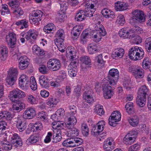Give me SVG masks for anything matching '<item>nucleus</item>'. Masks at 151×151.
<instances>
[{"label":"nucleus","mask_w":151,"mask_h":151,"mask_svg":"<svg viewBox=\"0 0 151 151\" xmlns=\"http://www.w3.org/2000/svg\"><path fill=\"white\" fill-rule=\"evenodd\" d=\"M119 72L117 69L112 68L109 72L108 76L102 80L104 95L105 99H109L114 93L112 86L115 85L119 79Z\"/></svg>","instance_id":"obj_1"},{"label":"nucleus","mask_w":151,"mask_h":151,"mask_svg":"<svg viewBox=\"0 0 151 151\" xmlns=\"http://www.w3.org/2000/svg\"><path fill=\"white\" fill-rule=\"evenodd\" d=\"M95 29L93 30L89 33L90 37L93 41L96 42L100 41L102 36H105L106 32L103 26L101 24H98V26L95 27Z\"/></svg>","instance_id":"obj_2"},{"label":"nucleus","mask_w":151,"mask_h":151,"mask_svg":"<svg viewBox=\"0 0 151 151\" xmlns=\"http://www.w3.org/2000/svg\"><path fill=\"white\" fill-rule=\"evenodd\" d=\"M145 53L143 50L137 46L132 47L129 50L128 55L131 59L134 60L143 58Z\"/></svg>","instance_id":"obj_3"},{"label":"nucleus","mask_w":151,"mask_h":151,"mask_svg":"<svg viewBox=\"0 0 151 151\" xmlns=\"http://www.w3.org/2000/svg\"><path fill=\"white\" fill-rule=\"evenodd\" d=\"M64 126V122H58L54 124L53 128L55 129L56 133L52 137L53 142L56 143L61 140L62 130H63Z\"/></svg>","instance_id":"obj_4"},{"label":"nucleus","mask_w":151,"mask_h":151,"mask_svg":"<svg viewBox=\"0 0 151 151\" xmlns=\"http://www.w3.org/2000/svg\"><path fill=\"white\" fill-rule=\"evenodd\" d=\"M95 11L79 10L77 11L75 17V20L77 22H81L87 17H91L93 16Z\"/></svg>","instance_id":"obj_5"},{"label":"nucleus","mask_w":151,"mask_h":151,"mask_svg":"<svg viewBox=\"0 0 151 151\" xmlns=\"http://www.w3.org/2000/svg\"><path fill=\"white\" fill-rule=\"evenodd\" d=\"M43 14V12L40 10H36L33 11L29 15V20L30 23L36 25H39Z\"/></svg>","instance_id":"obj_6"},{"label":"nucleus","mask_w":151,"mask_h":151,"mask_svg":"<svg viewBox=\"0 0 151 151\" xmlns=\"http://www.w3.org/2000/svg\"><path fill=\"white\" fill-rule=\"evenodd\" d=\"M133 17L131 19L130 22L142 23L145 21L146 15L144 12L139 9L134 10L132 12Z\"/></svg>","instance_id":"obj_7"},{"label":"nucleus","mask_w":151,"mask_h":151,"mask_svg":"<svg viewBox=\"0 0 151 151\" xmlns=\"http://www.w3.org/2000/svg\"><path fill=\"white\" fill-rule=\"evenodd\" d=\"M140 28L139 27H135L133 30L129 29L128 28H123L121 29L119 32V36L121 38L124 39L129 38L130 39L131 35L130 34L131 33H138V32Z\"/></svg>","instance_id":"obj_8"},{"label":"nucleus","mask_w":151,"mask_h":151,"mask_svg":"<svg viewBox=\"0 0 151 151\" xmlns=\"http://www.w3.org/2000/svg\"><path fill=\"white\" fill-rule=\"evenodd\" d=\"M61 67L60 61L58 59L53 58L48 61V69L53 71L59 70Z\"/></svg>","instance_id":"obj_9"},{"label":"nucleus","mask_w":151,"mask_h":151,"mask_svg":"<svg viewBox=\"0 0 151 151\" xmlns=\"http://www.w3.org/2000/svg\"><path fill=\"white\" fill-rule=\"evenodd\" d=\"M121 118V115L119 111H114L109 118V125L113 127L116 126L117 124V122L120 121Z\"/></svg>","instance_id":"obj_10"},{"label":"nucleus","mask_w":151,"mask_h":151,"mask_svg":"<svg viewBox=\"0 0 151 151\" xmlns=\"http://www.w3.org/2000/svg\"><path fill=\"white\" fill-rule=\"evenodd\" d=\"M137 131L132 130L130 131L124 137L123 141L127 145H130L133 143L136 138V135L137 134Z\"/></svg>","instance_id":"obj_11"},{"label":"nucleus","mask_w":151,"mask_h":151,"mask_svg":"<svg viewBox=\"0 0 151 151\" xmlns=\"http://www.w3.org/2000/svg\"><path fill=\"white\" fill-rule=\"evenodd\" d=\"M25 95V93L24 92L17 88L10 92L9 97L12 101H14L15 99L19 97H24Z\"/></svg>","instance_id":"obj_12"},{"label":"nucleus","mask_w":151,"mask_h":151,"mask_svg":"<svg viewBox=\"0 0 151 151\" xmlns=\"http://www.w3.org/2000/svg\"><path fill=\"white\" fill-rule=\"evenodd\" d=\"M14 120L17 128L20 132H22L26 129V123L22 118L18 116L14 118Z\"/></svg>","instance_id":"obj_13"},{"label":"nucleus","mask_w":151,"mask_h":151,"mask_svg":"<svg viewBox=\"0 0 151 151\" xmlns=\"http://www.w3.org/2000/svg\"><path fill=\"white\" fill-rule=\"evenodd\" d=\"M83 98L84 99V101L82 104V108L87 107L88 106V103L90 104H92L94 102V100L92 96L88 94L86 92L84 93Z\"/></svg>","instance_id":"obj_14"},{"label":"nucleus","mask_w":151,"mask_h":151,"mask_svg":"<svg viewBox=\"0 0 151 151\" xmlns=\"http://www.w3.org/2000/svg\"><path fill=\"white\" fill-rule=\"evenodd\" d=\"M114 139L112 138H108L104 142L103 147L105 151H111L114 148Z\"/></svg>","instance_id":"obj_15"},{"label":"nucleus","mask_w":151,"mask_h":151,"mask_svg":"<svg viewBox=\"0 0 151 151\" xmlns=\"http://www.w3.org/2000/svg\"><path fill=\"white\" fill-rule=\"evenodd\" d=\"M6 42L8 45L13 48L16 44V35L13 32L9 33L7 35L6 38Z\"/></svg>","instance_id":"obj_16"},{"label":"nucleus","mask_w":151,"mask_h":151,"mask_svg":"<svg viewBox=\"0 0 151 151\" xmlns=\"http://www.w3.org/2000/svg\"><path fill=\"white\" fill-rule=\"evenodd\" d=\"M29 78L25 75H22L19 78V84L21 88L28 87L29 86Z\"/></svg>","instance_id":"obj_17"},{"label":"nucleus","mask_w":151,"mask_h":151,"mask_svg":"<svg viewBox=\"0 0 151 151\" xmlns=\"http://www.w3.org/2000/svg\"><path fill=\"white\" fill-rule=\"evenodd\" d=\"M83 27V25L80 24L76 25L73 27L71 30V34L73 39H76L78 37Z\"/></svg>","instance_id":"obj_18"},{"label":"nucleus","mask_w":151,"mask_h":151,"mask_svg":"<svg viewBox=\"0 0 151 151\" xmlns=\"http://www.w3.org/2000/svg\"><path fill=\"white\" fill-rule=\"evenodd\" d=\"M36 114V111L34 108L29 107L26 109L23 114V117L25 119L33 118Z\"/></svg>","instance_id":"obj_19"},{"label":"nucleus","mask_w":151,"mask_h":151,"mask_svg":"<svg viewBox=\"0 0 151 151\" xmlns=\"http://www.w3.org/2000/svg\"><path fill=\"white\" fill-rule=\"evenodd\" d=\"M77 121L75 116L73 114L70 115V116L68 118L67 122L64 123V126L65 125L67 128H70L72 127H74L76 124Z\"/></svg>","instance_id":"obj_20"},{"label":"nucleus","mask_w":151,"mask_h":151,"mask_svg":"<svg viewBox=\"0 0 151 151\" xmlns=\"http://www.w3.org/2000/svg\"><path fill=\"white\" fill-rule=\"evenodd\" d=\"M64 40H63V38L56 39L55 40V44L57 46L58 49L62 52H65V49L66 47V45L63 42Z\"/></svg>","instance_id":"obj_21"},{"label":"nucleus","mask_w":151,"mask_h":151,"mask_svg":"<svg viewBox=\"0 0 151 151\" xmlns=\"http://www.w3.org/2000/svg\"><path fill=\"white\" fill-rule=\"evenodd\" d=\"M133 73L136 78H142L144 76L145 72L143 68L139 67L133 70Z\"/></svg>","instance_id":"obj_22"},{"label":"nucleus","mask_w":151,"mask_h":151,"mask_svg":"<svg viewBox=\"0 0 151 151\" xmlns=\"http://www.w3.org/2000/svg\"><path fill=\"white\" fill-rule=\"evenodd\" d=\"M67 56L69 57L70 59H74L76 58V50L74 47L72 46H69L66 49Z\"/></svg>","instance_id":"obj_23"},{"label":"nucleus","mask_w":151,"mask_h":151,"mask_svg":"<svg viewBox=\"0 0 151 151\" xmlns=\"http://www.w3.org/2000/svg\"><path fill=\"white\" fill-rule=\"evenodd\" d=\"M8 53L7 47L5 46H0V58L4 60L6 58Z\"/></svg>","instance_id":"obj_24"},{"label":"nucleus","mask_w":151,"mask_h":151,"mask_svg":"<svg viewBox=\"0 0 151 151\" xmlns=\"http://www.w3.org/2000/svg\"><path fill=\"white\" fill-rule=\"evenodd\" d=\"M149 91V89L145 85H143L139 88L137 92V95L146 97Z\"/></svg>","instance_id":"obj_25"},{"label":"nucleus","mask_w":151,"mask_h":151,"mask_svg":"<svg viewBox=\"0 0 151 151\" xmlns=\"http://www.w3.org/2000/svg\"><path fill=\"white\" fill-rule=\"evenodd\" d=\"M101 13L103 16L106 18H111L113 19L115 17V15L113 12L106 8L103 9Z\"/></svg>","instance_id":"obj_26"},{"label":"nucleus","mask_w":151,"mask_h":151,"mask_svg":"<svg viewBox=\"0 0 151 151\" xmlns=\"http://www.w3.org/2000/svg\"><path fill=\"white\" fill-rule=\"evenodd\" d=\"M124 53V50L122 48L120 47L115 49L112 52V56L113 58H122Z\"/></svg>","instance_id":"obj_27"},{"label":"nucleus","mask_w":151,"mask_h":151,"mask_svg":"<svg viewBox=\"0 0 151 151\" xmlns=\"http://www.w3.org/2000/svg\"><path fill=\"white\" fill-rule=\"evenodd\" d=\"M13 117L12 114L10 112L3 111L0 113V119L3 120H11Z\"/></svg>","instance_id":"obj_28"},{"label":"nucleus","mask_w":151,"mask_h":151,"mask_svg":"<svg viewBox=\"0 0 151 151\" xmlns=\"http://www.w3.org/2000/svg\"><path fill=\"white\" fill-rule=\"evenodd\" d=\"M71 62L69 65L68 69V70H72L73 71H77V65L78 64L77 63V60L76 58L74 59H71Z\"/></svg>","instance_id":"obj_29"},{"label":"nucleus","mask_w":151,"mask_h":151,"mask_svg":"<svg viewBox=\"0 0 151 151\" xmlns=\"http://www.w3.org/2000/svg\"><path fill=\"white\" fill-rule=\"evenodd\" d=\"M31 129H33V131H41L43 128L42 123L40 122H38L35 123L30 124Z\"/></svg>","instance_id":"obj_30"},{"label":"nucleus","mask_w":151,"mask_h":151,"mask_svg":"<svg viewBox=\"0 0 151 151\" xmlns=\"http://www.w3.org/2000/svg\"><path fill=\"white\" fill-rule=\"evenodd\" d=\"M28 22L25 19H22L15 22V24L18 26H21L20 29H22L24 28H26L28 27Z\"/></svg>","instance_id":"obj_31"},{"label":"nucleus","mask_w":151,"mask_h":151,"mask_svg":"<svg viewBox=\"0 0 151 151\" xmlns=\"http://www.w3.org/2000/svg\"><path fill=\"white\" fill-rule=\"evenodd\" d=\"M90 38L88 32L86 30L83 31L80 37V41L81 43L84 44L86 43L87 39Z\"/></svg>","instance_id":"obj_32"},{"label":"nucleus","mask_w":151,"mask_h":151,"mask_svg":"<svg viewBox=\"0 0 151 151\" xmlns=\"http://www.w3.org/2000/svg\"><path fill=\"white\" fill-rule=\"evenodd\" d=\"M98 48L97 45L93 43L89 44L87 47L88 52L90 54H94L98 52Z\"/></svg>","instance_id":"obj_33"},{"label":"nucleus","mask_w":151,"mask_h":151,"mask_svg":"<svg viewBox=\"0 0 151 151\" xmlns=\"http://www.w3.org/2000/svg\"><path fill=\"white\" fill-rule=\"evenodd\" d=\"M137 104L141 107L144 106L146 103V97L138 96L136 99Z\"/></svg>","instance_id":"obj_34"},{"label":"nucleus","mask_w":151,"mask_h":151,"mask_svg":"<svg viewBox=\"0 0 151 151\" xmlns=\"http://www.w3.org/2000/svg\"><path fill=\"white\" fill-rule=\"evenodd\" d=\"M81 60L83 64H85L88 67H91V61L90 57L87 56H84L81 58Z\"/></svg>","instance_id":"obj_35"},{"label":"nucleus","mask_w":151,"mask_h":151,"mask_svg":"<svg viewBox=\"0 0 151 151\" xmlns=\"http://www.w3.org/2000/svg\"><path fill=\"white\" fill-rule=\"evenodd\" d=\"M69 129L68 134V136L73 137L77 136L79 133V130L77 128L72 127L70 128H68Z\"/></svg>","instance_id":"obj_36"},{"label":"nucleus","mask_w":151,"mask_h":151,"mask_svg":"<svg viewBox=\"0 0 151 151\" xmlns=\"http://www.w3.org/2000/svg\"><path fill=\"white\" fill-rule=\"evenodd\" d=\"M39 82L41 86L43 88H47V76L42 75L39 77Z\"/></svg>","instance_id":"obj_37"},{"label":"nucleus","mask_w":151,"mask_h":151,"mask_svg":"<svg viewBox=\"0 0 151 151\" xmlns=\"http://www.w3.org/2000/svg\"><path fill=\"white\" fill-rule=\"evenodd\" d=\"M129 122L131 125L133 127L136 126L138 124L139 118L137 116H134L132 118L128 119Z\"/></svg>","instance_id":"obj_38"},{"label":"nucleus","mask_w":151,"mask_h":151,"mask_svg":"<svg viewBox=\"0 0 151 151\" xmlns=\"http://www.w3.org/2000/svg\"><path fill=\"white\" fill-rule=\"evenodd\" d=\"M8 76L17 78L18 73L17 69V68H11L8 71Z\"/></svg>","instance_id":"obj_39"},{"label":"nucleus","mask_w":151,"mask_h":151,"mask_svg":"<svg viewBox=\"0 0 151 151\" xmlns=\"http://www.w3.org/2000/svg\"><path fill=\"white\" fill-rule=\"evenodd\" d=\"M125 108L127 112L129 114H132L134 112L133 104L131 102L127 103L125 106Z\"/></svg>","instance_id":"obj_40"},{"label":"nucleus","mask_w":151,"mask_h":151,"mask_svg":"<svg viewBox=\"0 0 151 151\" xmlns=\"http://www.w3.org/2000/svg\"><path fill=\"white\" fill-rule=\"evenodd\" d=\"M115 8L117 11H122L127 9V7L125 4H123L121 3H117L115 4Z\"/></svg>","instance_id":"obj_41"},{"label":"nucleus","mask_w":151,"mask_h":151,"mask_svg":"<svg viewBox=\"0 0 151 151\" xmlns=\"http://www.w3.org/2000/svg\"><path fill=\"white\" fill-rule=\"evenodd\" d=\"M35 32L34 29H30L26 33V34L25 37L27 40H28L32 44H34L35 43V40H31L32 35H33V33H35Z\"/></svg>","instance_id":"obj_42"},{"label":"nucleus","mask_w":151,"mask_h":151,"mask_svg":"<svg viewBox=\"0 0 151 151\" xmlns=\"http://www.w3.org/2000/svg\"><path fill=\"white\" fill-rule=\"evenodd\" d=\"M73 143L72 138L66 139L63 142L62 144L63 146L66 147H73Z\"/></svg>","instance_id":"obj_43"},{"label":"nucleus","mask_w":151,"mask_h":151,"mask_svg":"<svg viewBox=\"0 0 151 151\" xmlns=\"http://www.w3.org/2000/svg\"><path fill=\"white\" fill-rule=\"evenodd\" d=\"M57 103V101L55 99L53 100V98H51L48 99V109L49 108V110L51 111L53 110L52 108L51 109V108H53L54 107L55 105H56Z\"/></svg>","instance_id":"obj_44"},{"label":"nucleus","mask_w":151,"mask_h":151,"mask_svg":"<svg viewBox=\"0 0 151 151\" xmlns=\"http://www.w3.org/2000/svg\"><path fill=\"white\" fill-rule=\"evenodd\" d=\"M151 65L150 60L149 58L145 57L143 60L142 63V66L143 68L147 69L150 67Z\"/></svg>","instance_id":"obj_45"},{"label":"nucleus","mask_w":151,"mask_h":151,"mask_svg":"<svg viewBox=\"0 0 151 151\" xmlns=\"http://www.w3.org/2000/svg\"><path fill=\"white\" fill-rule=\"evenodd\" d=\"M30 83V87L31 89L34 91L36 90L37 88V85L34 77L32 76L31 77Z\"/></svg>","instance_id":"obj_46"},{"label":"nucleus","mask_w":151,"mask_h":151,"mask_svg":"<svg viewBox=\"0 0 151 151\" xmlns=\"http://www.w3.org/2000/svg\"><path fill=\"white\" fill-rule=\"evenodd\" d=\"M26 99L27 102L30 104L33 105L36 104V98L31 94L27 95L26 97Z\"/></svg>","instance_id":"obj_47"},{"label":"nucleus","mask_w":151,"mask_h":151,"mask_svg":"<svg viewBox=\"0 0 151 151\" xmlns=\"http://www.w3.org/2000/svg\"><path fill=\"white\" fill-rule=\"evenodd\" d=\"M23 13V10L20 6L14 9L13 12V14L17 17H19L22 15Z\"/></svg>","instance_id":"obj_48"},{"label":"nucleus","mask_w":151,"mask_h":151,"mask_svg":"<svg viewBox=\"0 0 151 151\" xmlns=\"http://www.w3.org/2000/svg\"><path fill=\"white\" fill-rule=\"evenodd\" d=\"M82 133L84 136H87L89 134V130L87 125L86 124H83L81 125Z\"/></svg>","instance_id":"obj_49"},{"label":"nucleus","mask_w":151,"mask_h":151,"mask_svg":"<svg viewBox=\"0 0 151 151\" xmlns=\"http://www.w3.org/2000/svg\"><path fill=\"white\" fill-rule=\"evenodd\" d=\"M72 139L74 143V147L80 145L83 142V139L79 137L72 138Z\"/></svg>","instance_id":"obj_50"},{"label":"nucleus","mask_w":151,"mask_h":151,"mask_svg":"<svg viewBox=\"0 0 151 151\" xmlns=\"http://www.w3.org/2000/svg\"><path fill=\"white\" fill-rule=\"evenodd\" d=\"M39 139V136L38 134L32 135L28 139L29 142L32 144L37 142Z\"/></svg>","instance_id":"obj_51"},{"label":"nucleus","mask_w":151,"mask_h":151,"mask_svg":"<svg viewBox=\"0 0 151 151\" xmlns=\"http://www.w3.org/2000/svg\"><path fill=\"white\" fill-rule=\"evenodd\" d=\"M1 14L3 15L10 14L9 9L8 5L6 4H2Z\"/></svg>","instance_id":"obj_52"},{"label":"nucleus","mask_w":151,"mask_h":151,"mask_svg":"<svg viewBox=\"0 0 151 151\" xmlns=\"http://www.w3.org/2000/svg\"><path fill=\"white\" fill-rule=\"evenodd\" d=\"M8 4L12 8L15 9L19 7L20 3L18 1H11Z\"/></svg>","instance_id":"obj_53"},{"label":"nucleus","mask_w":151,"mask_h":151,"mask_svg":"<svg viewBox=\"0 0 151 151\" xmlns=\"http://www.w3.org/2000/svg\"><path fill=\"white\" fill-rule=\"evenodd\" d=\"M116 22L119 25H123L125 23V19L124 16L122 14L118 16Z\"/></svg>","instance_id":"obj_54"},{"label":"nucleus","mask_w":151,"mask_h":151,"mask_svg":"<svg viewBox=\"0 0 151 151\" xmlns=\"http://www.w3.org/2000/svg\"><path fill=\"white\" fill-rule=\"evenodd\" d=\"M17 80V78L14 77H11L7 76L6 78V82L7 84L10 86L13 85Z\"/></svg>","instance_id":"obj_55"},{"label":"nucleus","mask_w":151,"mask_h":151,"mask_svg":"<svg viewBox=\"0 0 151 151\" xmlns=\"http://www.w3.org/2000/svg\"><path fill=\"white\" fill-rule=\"evenodd\" d=\"M1 143L4 145V148L5 150H11L12 148V144L9 142H6L5 141H2L1 142Z\"/></svg>","instance_id":"obj_56"},{"label":"nucleus","mask_w":151,"mask_h":151,"mask_svg":"<svg viewBox=\"0 0 151 151\" xmlns=\"http://www.w3.org/2000/svg\"><path fill=\"white\" fill-rule=\"evenodd\" d=\"M65 12L62 11H60L58 14V19L60 22H63L65 19L66 15Z\"/></svg>","instance_id":"obj_57"},{"label":"nucleus","mask_w":151,"mask_h":151,"mask_svg":"<svg viewBox=\"0 0 151 151\" xmlns=\"http://www.w3.org/2000/svg\"><path fill=\"white\" fill-rule=\"evenodd\" d=\"M65 114V111L62 108L58 109L55 112V115H58L60 119L63 117Z\"/></svg>","instance_id":"obj_58"},{"label":"nucleus","mask_w":151,"mask_h":151,"mask_svg":"<svg viewBox=\"0 0 151 151\" xmlns=\"http://www.w3.org/2000/svg\"><path fill=\"white\" fill-rule=\"evenodd\" d=\"M64 33V30L62 29H59L56 33L55 35L56 39H61L63 38L64 40V37L63 36Z\"/></svg>","instance_id":"obj_59"},{"label":"nucleus","mask_w":151,"mask_h":151,"mask_svg":"<svg viewBox=\"0 0 151 151\" xmlns=\"http://www.w3.org/2000/svg\"><path fill=\"white\" fill-rule=\"evenodd\" d=\"M18 62L22 63H29V59L26 55L21 56L18 59Z\"/></svg>","instance_id":"obj_60"},{"label":"nucleus","mask_w":151,"mask_h":151,"mask_svg":"<svg viewBox=\"0 0 151 151\" xmlns=\"http://www.w3.org/2000/svg\"><path fill=\"white\" fill-rule=\"evenodd\" d=\"M6 125L7 124L6 122L4 121L0 122V135L3 134L4 132L3 131L5 130Z\"/></svg>","instance_id":"obj_61"},{"label":"nucleus","mask_w":151,"mask_h":151,"mask_svg":"<svg viewBox=\"0 0 151 151\" xmlns=\"http://www.w3.org/2000/svg\"><path fill=\"white\" fill-rule=\"evenodd\" d=\"M105 122L103 120L99 121L96 124V127L99 131H102L105 125Z\"/></svg>","instance_id":"obj_62"},{"label":"nucleus","mask_w":151,"mask_h":151,"mask_svg":"<svg viewBox=\"0 0 151 151\" xmlns=\"http://www.w3.org/2000/svg\"><path fill=\"white\" fill-rule=\"evenodd\" d=\"M96 60L97 63L100 64H104L106 62V61L103 59V56L102 54L98 55L96 58Z\"/></svg>","instance_id":"obj_63"},{"label":"nucleus","mask_w":151,"mask_h":151,"mask_svg":"<svg viewBox=\"0 0 151 151\" xmlns=\"http://www.w3.org/2000/svg\"><path fill=\"white\" fill-rule=\"evenodd\" d=\"M59 77L60 79H64L66 78L67 76V72L62 70L59 71Z\"/></svg>","instance_id":"obj_64"}]
</instances>
